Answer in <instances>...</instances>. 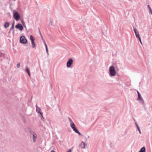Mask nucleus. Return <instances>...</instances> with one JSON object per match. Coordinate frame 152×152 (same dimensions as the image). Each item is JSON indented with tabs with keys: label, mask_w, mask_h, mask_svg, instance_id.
<instances>
[{
	"label": "nucleus",
	"mask_w": 152,
	"mask_h": 152,
	"mask_svg": "<svg viewBox=\"0 0 152 152\" xmlns=\"http://www.w3.org/2000/svg\"><path fill=\"white\" fill-rule=\"evenodd\" d=\"M68 118L70 122V126L71 128L76 133H77L79 135H80L81 134L76 128L75 124L72 119L69 117H68Z\"/></svg>",
	"instance_id": "1"
},
{
	"label": "nucleus",
	"mask_w": 152,
	"mask_h": 152,
	"mask_svg": "<svg viewBox=\"0 0 152 152\" xmlns=\"http://www.w3.org/2000/svg\"><path fill=\"white\" fill-rule=\"evenodd\" d=\"M116 74V71L114 66H111L110 67L109 69V74L110 77L115 76Z\"/></svg>",
	"instance_id": "2"
},
{
	"label": "nucleus",
	"mask_w": 152,
	"mask_h": 152,
	"mask_svg": "<svg viewBox=\"0 0 152 152\" xmlns=\"http://www.w3.org/2000/svg\"><path fill=\"white\" fill-rule=\"evenodd\" d=\"M35 106L36 107V111L37 112L38 114H40L41 116V119L42 120H43L44 118L43 116L42 113L41 111V108L37 106V104Z\"/></svg>",
	"instance_id": "3"
},
{
	"label": "nucleus",
	"mask_w": 152,
	"mask_h": 152,
	"mask_svg": "<svg viewBox=\"0 0 152 152\" xmlns=\"http://www.w3.org/2000/svg\"><path fill=\"white\" fill-rule=\"evenodd\" d=\"M13 17L14 19L16 21L19 20L20 18V15L17 12H15L14 13Z\"/></svg>",
	"instance_id": "4"
},
{
	"label": "nucleus",
	"mask_w": 152,
	"mask_h": 152,
	"mask_svg": "<svg viewBox=\"0 0 152 152\" xmlns=\"http://www.w3.org/2000/svg\"><path fill=\"white\" fill-rule=\"evenodd\" d=\"M20 41L21 43L26 44L27 40L24 36H22L20 38Z\"/></svg>",
	"instance_id": "5"
},
{
	"label": "nucleus",
	"mask_w": 152,
	"mask_h": 152,
	"mask_svg": "<svg viewBox=\"0 0 152 152\" xmlns=\"http://www.w3.org/2000/svg\"><path fill=\"white\" fill-rule=\"evenodd\" d=\"M31 134L32 136H31L30 137L32 139L33 142H35L36 140L37 135L35 133L33 132H31Z\"/></svg>",
	"instance_id": "6"
},
{
	"label": "nucleus",
	"mask_w": 152,
	"mask_h": 152,
	"mask_svg": "<svg viewBox=\"0 0 152 152\" xmlns=\"http://www.w3.org/2000/svg\"><path fill=\"white\" fill-rule=\"evenodd\" d=\"M133 29L134 31L136 37L137 39L140 38V34L138 31L137 30V29L135 28L134 27H133Z\"/></svg>",
	"instance_id": "7"
},
{
	"label": "nucleus",
	"mask_w": 152,
	"mask_h": 152,
	"mask_svg": "<svg viewBox=\"0 0 152 152\" xmlns=\"http://www.w3.org/2000/svg\"><path fill=\"white\" fill-rule=\"evenodd\" d=\"M15 27L16 28L19 29L20 31H22L23 29V26L20 23H18L16 25Z\"/></svg>",
	"instance_id": "8"
},
{
	"label": "nucleus",
	"mask_w": 152,
	"mask_h": 152,
	"mask_svg": "<svg viewBox=\"0 0 152 152\" xmlns=\"http://www.w3.org/2000/svg\"><path fill=\"white\" fill-rule=\"evenodd\" d=\"M73 63V60L71 58L69 59L67 62V66L68 67H70Z\"/></svg>",
	"instance_id": "9"
},
{
	"label": "nucleus",
	"mask_w": 152,
	"mask_h": 152,
	"mask_svg": "<svg viewBox=\"0 0 152 152\" xmlns=\"http://www.w3.org/2000/svg\"><path fill=\"white\" fill-rule=\"evenodd\" d=\"M137 98V100H139L141 104H142L144 103V101L141 97V95H139Z\"/></svg>",
	"instance_id": "10"
},
{
	"label": "nucleus",
	"mask_w": 152,
	"mask_h": 152,
	"mask_svg": "<svg viewBox=\"0 0 152 152\" xmlns=\"http://www.w3.org/2000/svg\"><path fill=\"white\" fill-rule=\"evenodd\" d=\"M80 146L81 148L84 149L86 148V143L83 141H82L80 144Z\"/></svg>",
	"instance_id": "11"
},
{
	"label": "nucleus",
	"mask_w": 152,
	"mask_h": 152,
	"mask_svg": "<svg viewBox=\"0 0 152 152\" xmlns=\"http://www.w3.org/2000/svg\"><path fill=\"white\" fill-rule=\"evenodd\" d=\"M49 24L50 25L53 26H54L56 25L55 21L53 19H51L50 20V22Z\"/></svg>",
	"instance_id": "12"
},
{
	"label": "nucleus",
	"mask_w": 152,
	"mask_h": 152,
	"mask_svg": "<svg viewBox=\"0 0 152 152\" xmlns=\"http://www.w3.org/2000/svg\"><path fill=\"white\" fill-rule=\"evenodd\" d=\"M146 150L145 147H142L138 152H145Z\"/></svg>",
	"instance_id": "13"
},
{
	"label": "nucleus",
	"mask_w": 152,
	"mask_h": 152,
	"mask_svg": "<svg viewBox=\"0 0 152 152\" xmlns=\"http://www.w3.org/2000/svg\"><path fill=\"white\" fill-rule=\"evenodd\" d=\"M9 26V23L8 22H6L4 25V27L5 28H7Z\"/></svg>",
	"instance_id": "14"
},
{
	"label": "nucleus",
	"mask_w": 152,
	"mask_h": 152,
	"mask_svg": "<svg viewBox=\"0 0 152 152\" xmlns=\"http://www.w3.org/2000/svg\"><path fill=\"white\" fill-rule=\"evenodd\" d=\"M30 40L31 41V42H33V41H34V37L32 35H31L30 36Z\"/></svg>",
	"instance_id": "15"
},
{
	"label": "nucleus",
	"mask_w": 152,
	"mask_h": 152,
	"mask_svg": "<svg viewBox=\"0 0 152 152\" xmlns=\"http://www.w3.org/2000/svg\"><path fill=\"white\" fill-rule=\"evenodd\" d=\"M25 67L26 72L27 73H28V72H30V70L28 68L27 66H26Z\"/></svg>",
	"instance_id": "16"
},
{
	"label": "nucleus",
	"mask_w": 152,
	"mask_h": 152,
	"mask_svg": "<svg viewBox=\"0 0 152 152\" xmlns=\"http://www.w3.org/2000/svg\"><path fill=\"white\" fill-rule=\"evenodd\" d=\"M32 46L33 48H34L35 47V45L34 43V41L31 42Z\"/></svg>",
	"instance_id": "17"
},
{
	"label": "nucleus",
	"mask_w": 152,
	"mask_h": 152,
	"mask_svg": "<svg viewBox=\"0 0 152 152\" xmlns=\"http://www.w3.org/2000/svg\"><path fill=\"white\" fill-rule=\"evenodd\" d=\"M20 63H18L16 65V67L17 68H18L20 66Z\"/></svg>",
	"instance_id": "18"
},
{
	"label": "nucleus",
	"mask_w": 152,
	"mask_h": 152,
	"mask_svg": "<svg viewBox=\"0 0 152 152\" xmlns=\"http://www.w3.org/2000/svg\"><path fill=\"white\" fill-rule=\"evenodd\" d=\"M46 49V51L47 52V54L48 55H49V53H48V47H46V48H45Z\"/></svg>",
	"instance_id": "19"
},
{
	"label": "nucleus",
	"mask_w": 152,
	"mask_h": 152,
	"mask_svg": "<svg viewBox=\"0 0 152 152\" xmlns=\"http://www.w3.org/2000/svg\"><path fill=\"white\" fill-rule=\"evenodd\" d=\"M14 27H12V26H11V28H10V31H9L8 32V33H9L10 32V31H11V30L12 29H13L14 28Z\"/></svg>",
	"instance_id": "20"
},
{
	"label": "nucleus",
	"mask_w": 152,
	"mask_h": 152,
	"mask_svg": "<svg viewBox=\"0 0 152 152\" xmlns=\"http://www.w3.org/2000/svg\"><path fill=\"white\" fill-rule=\"evenodd\" d=\"M149 12H150L151 13L152 12V10L151 9V7H149Z\"/></svg>",
	"instance_id": "21"
},
{
	"label": "nucleus",
	"mask_w": 152,
	"mask_h": 152,
	"mask_svg": "<svg viewBox=\"0 0 152 152\" xmlns=\"http://www.w3.org/2000/svg\"><path fill=\"white\" fill-rule=\"evenodd\" d=\"M135 124L137 128L138 127H139V125H138V124H137L136 122H135Z\"/></svg>",
	"instance_id": "22"
},
{
	"label": "nucleus",
	"mask_w": 152,
	"mask_h": 152,
	"mask_svg": "<svg viewBox=\"0 0 152 152\" xmlns=\"http://www.w3.org/2000/svg\"><path fill=\"white\" fill-rule=\"evenodd\" d=\"M138 39H139V41L140 43L141 44H142V42H141V38H138Z\"/></svg>",
	"instance_id": "23"
},
{
	"label": "nucleus",
	"mask_w": 152,
	"mask_h": 152,
	"mask_svg": "<svg viewBox=\"0 0 152 152\" xmlns=\"http://www.w3.org/2000/svg\"><path fill=\"white\" fill-rule=\"evenodd\" d=\"M72 150L71 149H69L68 150L67 152H71Z\"/></svg>",
	"instance_id": "24"
},
{
	"label": "nucleus",
	"mask_w": 152,
	"mask_h": 152,
	"mask_svg": "<svg viewBox=\"0 0 152 152\" xmlns=\"http://www.w3.org/2000/svg\"><path fill=\"white\" fill-rule=\"evenodd\" d=\"M137 94H138V96L139 95H140L139 92L138 91H137Z\"/></svg>",
	"instance_id": "25"
},
{
	"label": "nucleus",
	"mask_w": 152,
	"mask_h": 152,
	"mask_svg": "<svg viewBox=\"0 0 152 152\" xmlns=\"http://www.w3.org/2000/svg\"><path fill=\"white\" fill-rule=\"evenodd\" d=\"M14 23H13L12 24V26L14 27Z\"/></svg>",
	"instance_id": "26"
},
{
	"label": "nucleus",
	"mask_w": 152,
	"mask_h": 152,
	"mask_svg": "<svg viewBox=\"0 0 152 152\" xmlns=\"http://www.w3.org/2000/svg\"><path fill=\"white\" fill-rule=\"evenodd\" d=\"M137 130H138V131H139V130H140V128L139 126V127H137Z\"/></svg>",
	"instance_id": "27"
},
{
	"label": "nucleus",
	"mask_w": 152,
	"mask_h": 152,
	"mask_svg": "<svg viewBox=\"0 0 152 152\" xmlns=\"http://www.w3.org/2000/svg\"><path fill=\"white\" fill-rule=\"evenodd\" d=\"M28 75H29V76H30V72H28Z\"/></svg>",
	"instance_id": "28"
},
{
	"label": "nucleus",
	"mask_w": 152,
	"mask_h": 152,
	"mask_svg": "<svg viewBox=\"0 0 152 152\" xmlns=\"http://www.w3.org/2000/svg\"><path fill=\"white\" fill-rule=\"evenodd\" d=\"M45 48H46V47H47V45L45 43Z\"/></svg>",
	"instance_id": "29"
},
{
	"label": "nucleus",
	"mask_w": 152,
	"mask_h": 152,
	"mask_svg": "<svg viewBox=\"0 0 152 152\" xmlns=\"http://www.w3.org/2000/svg\"><path fill=\"white\" fill-rule=\"evenodd\" d=\"M50 152H55V151H54L52 150Z\"/></svg>",
	"instance_id": "30"
},
{
	"label": "nucleus",
	"mask_w": 152,
	"mask_h": 152,
	"mask_svg": "<svg viewBox=\"0 0 152 152\" xmlns=\"http://www.w3.org/2000/svg\"><path fill=\"white\" fill-rule=\"evenodd\" d=\"M148 7L149 9V7H150L149 5H148Z\"/></svg>",
	"instance_id": "31"
},
{
	"label": "nucleus",
	"mask_w": 152,
	"mask_h": 152,
	"mask_svg": "<svg viewBox=\"0 0 152 152\" xmlns=\"http://www.w3.org/2000/svg\"><path fill=\"white\" fill-rule=\"evenodd\" d=\"M139 133L140 134H141V131H140V130H139Z\"/></svg>",
	"instance_id": "32"
}]
</instances>
